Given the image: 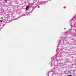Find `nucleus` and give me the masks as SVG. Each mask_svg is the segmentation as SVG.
Listing matches in <instances>:
<instances>
[{
	"label": "nucleus",
	"mask_w": 76,
	"mask_h": 76,
	"mask_svg": "<svg viewBox=\"0 0 76 76\" xmlns=\"http://www.w3.org/2000/svg\"><path fill=\"white\" fill-rule=\"evenodd\" d=\"M56 61H57L58 63H61V61L59 60V58H58V59H57L56 60Z\"/></svg>",
	"instance_id": "nucleus-1"
},
{
	"label": "nucleus",
	"mask_w": 76,
	"mask_h": 76,
	"mask_svg": "<svg viewBox=\"0 0 76 76\" xmlns=\"http://www.w3.org/2000/svg\"><path fill=\"white\" fill-rule=\"evenodd\" d=\"M57 58V55H55L54 57H51V59H52L53 58Z\"/></svg>",
	"instance_id": "nucleus-2"
},
{
	"label": "nucleus",
	"mask_w": 76,
	"mask_h": 76,
	"mask_svg": "<svg viewBox=\"0 0 76 76\" xmlns=\"http://www.w3.org/2000/svg\"><path fill=\"white\" fill-rule=\"evenodd\" d=\"M29 6H27L26 7V10H28V9H29Z\"/></svg>",
	"instance_id": "nucleus-3"
},
{
	"label": "nucleus",
	"mask_w": 76,
	"mask_h": 76,
	"mask_svg": "<svg viewBox=\"0 0 76 76\" xmlns=\"http://www.w3.org/2000/svg\"><path fill=\"white\" fill-rule=\"evenodd\" d=\"M58 46H59V45H58V48L57 49V50H56V51H57V52H58Z\"/></svg>",
	"instance_id": "nucleus-4"
},
{
	"label": "nucleus",
	"mask_w": 76,
	"mask_h": 76,
	"mask_svg": "<svg viewBox=\"0 0 76 76\" xmlns=\"http://www.w3.org/2000/svg\"><path fill=\"white\" fill-rule=\"evenodd\" d=\"M54 61V60H53V61H51V63L52 64L53 63V61Z\"/></svg>",
	"instance_id": "nucleus-5"
},
{
	"label": "nucleus",
	"mask_w": 76,
	"mask_h": 76,
	"mask_svg": "<svg viewBox=\"0 0 76 76\" xmlns=\"http://www.w3.org/2000/svg\"><path fill=\"white\" fill-rule=\"evenodd\" d=\"M4 1L5 2H7V0H4Z\"/></svg>",
	"instance_id": "nucleus-6"
},
{
	"label": "nucleus",
	"mask_w": 76,
	"mask_h": 76,
	"mask_svg": "<svg viewBox=\"0 0 76 76\" xmlns=\"http://www.w3.org/2000/svg\"><path fill=\"white\" fill-rule=\"evenodd\" d=\"M38 7V8H39V6H38V7Z\"/></svg>",
	"instance_id": "nucleus-7"
},
{
	"label": "nucleus",
	"mask_w": 76,
	"mask_h": 76,
	"mask_svg": "<svg viewBox=\"0 0 76 76\" xmlns=\"http://www.w3.org/2000/svg\"><path fill=\"white\" fill-rule=\"evenodd\" d=\"M75 31H76V30H75Z\"/></svg>",
	"instance_id": "nucleus-8"
},
{
	"label": "nucleus",
	"mask_w": 76,
	"mask_h": 76,
	"mask_svg": "<svg viewBox=\"0 0 76 76\" xmlns=\"http://www.w3.org/2000/svg\"><path fill=\"white\" fill-rule=\"evenodd\" d=\"M51 66H52V65H51Z\"/></svg>",
	"instance_id": "nucleus-9"
},
{
	"label": "nucleus",
	"mask_w": 76,
	"mask_h": 76,
	"mask_svg": "<svg viewBox=\"0 0 76 76\" xmlns=\"http://www.w3.org/2000/svg\"><path fill=\"white\" fill-rule=\"evenodd\" d=\"M60 50H61V49H60Z\"/></svg>",
	"instance_id": "nucleus-10"
}]
</instances>
